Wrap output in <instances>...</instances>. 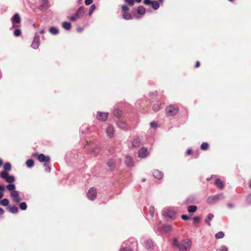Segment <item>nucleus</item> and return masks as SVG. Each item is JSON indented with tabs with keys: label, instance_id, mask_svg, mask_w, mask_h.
<instances>
[{
	"label": "nucleus",
	"instance_id": "nucleus-1",
	"mask_svg": "<svg viewBox=\"0 0 251 251\" xmlns=\"http://www.w3.org/2000/svg\"><path fill=\"white\" fill-rule=\"evenodd\" d=\"M173 245L178 248L179 251H189L191 246V241L186 239L178 243L177 239L175 238L173 239Z\"/></svg>",
	"mask_w": 251,
	"mask_h": 251
},
{
	"label": "nucleus",
	"instance_id": "nucleus-2",
	"mask_svg": "<svg viewBox=\"0 0 251 251\" xmlns=\"http://www.w3.org/2000/svg\"><path fill=\"white\" fill-rule=\"evenodd\" d=\"M85 13L84 8L80 7L76 11L75 16H70L69 19L71 21H75L76 20L82 18Z\"/></svg>",
	"mask_w": 251,
	"mask_h": 251
},
{
	"label": "nucleus",
	"instance_id": "nucleus-3",
	"mask_svg": "<svg viewBox=\"0 0 251 251\" xmlns=\"http://www.w3.org/2000/svg\"><path fill=\"white\" fill-rule=\"evenodd\" d=\"M166 112L168 116L175 115L178 112V107L176 105H170L166 107Z\"/></svg>",
	"mask_w": 251,
	"mask_h": 251
},
{
	"label": "nucleus",
	"instance_id": "nucleus-4",
	"mask_svg": "<svg viewBox=\"0 0 251 251\" xmlns=\"http://www.w3.org/2000/svg\"><path fill=\"white\" fill-rule=\"evenodd\" d=\"M224 196L222 194L212 196L208 197L207 202L209 203L213 204L218 202L220 200L224 199Z\"/></svg>",
	"mask_w": 251,
	"mask_h": 251
},
{
	"label": "nucleus",
	"instance_id": "nucleus-5",
	"mask_svg": "<svg viewBox=\"0 0 251 251\" xmlns=\"http://www.w3.org/2000/svg\"><path fill=\"white\" fill-rule=\"evenodd\" d=\"M0 176L5 179L8 183H11L15 181V178L13 176H9L7 172L2 171L0 173Z\"/></svg>",
	"mask_w": 251,
	"mask_h": 251
},
{
	"label": "nucleus",
	"instance_id": "nucleus-6",
	"mask_svg": "<svg viewBox=\"0 0 251 251\" xmlns=\"http://www.w3.org/2000/svg\"><path fill=\"white\" fill-rule=\"evenodd\" d=\"M87 197L88 198L91 200H94L97 196V192L96 189L94 187H92L90 188L88 193H87Z\"/></svg>",
	"mask_w": 251,
	"mask_h": 251
},
{
	"label": "nucleus",
	"instance_id": "nucleus-7",
	"mask_svg": "<svg viewBox=\"0 0 251 251\" xmlns=\"http://www.w3.org/2000/svg\"><path fill=\"white\" fill-rule=\"evenodd\" d=\"M11 196L13 198V201L16 203H19L21 201V199L19 196L18 192L17 191H13L11 192Z\"/></svg>",
	"mask_w": 251,
	"mask_h": 251
},
{
	"label": "nucleus",
	"instance_id": "nucleus-8",
	"mask_svg": "<svg viewBox=\"0 0 251 251\" xmlns=\"http://www.w3.org/2000/svg\"><path fill=\"white\" fill-rule=\"evenodd\" d=\"M12 23L13 24V27H18V26L15 25V24H19L21 21V19L20 17V15L19 14L16 13L14 14V15L13 16V17L11 19Z\"/></svg>",
	"mask_w": 251,
	"mask_h": 251
},
{
	"label": "nucleus",
	"instance_id": "nucleus-9",
	"mask_svg": "<svg viewBox=\"0 0 251 251\" xmlns=\"http://www.w3.org/2000/svg\"><path fill=\"white\" fill-rule=\"evenodd\" d=\"M38 159L40 162H45V164L50 161V157L48 156H45L44 154H40L38 156Z\"/></svg>",
	"mask_w": 251,
	"mask_h": 251
},
{
	"label": "nucleus",
	"instance_id": "nucleus-10",
	"mask_svg": "<svg viewBox=\"0 0 251 251\" xmlns=\"http://www.w3.org/2000/svg\"><path fill=\"white\" fill-rule=\"evenodd\" d=\"M125 162L126 166L128 167H133L134 165L133 159L129 155H126L125 157Z\"/></svg>",
	"mask_w": 251,
	"mask_h": 251
},
{
	"label": "nucleus",
	"instance_id": "nucleus-11",
	"mask_svg": "<svg viewBox=\"0 0 251 251\" xmlns=\"http://www.w3.org/2000/svg\"><path fill=\"white\" fill-rule=\"evenodd\" d=\"M108 113H101L98 112L97 115L98 119L102 121H105L107 119Z\"/></svg>",
	"mask_w": 251,
	"mask_h": 251
},
{
	"label": "nucleus",
	"instance_id": "nucleus-12",
	"mask_svg": "<svg viewBox=\"0 0 251 251\" xmlns=\"http://www.w3.org/2000/svg\"><path fill=\"white\" fill-rule=\"evenodd\" d=\"M40 37L39 36H35L31 44V47L33 49H37L39 45Z\"/></svg>",
	"mask_w": 251,
	"mask_h": 251
},
{
	"label": "nucleus",
	"instance_id": "nucleus-13",
	"mask_svg": "<svg viewBox=\"0 0 251 251\" xmlns=\"http://www.w3.org/2000/svg\"><path fill=\"white\" fill-rule=\"evenodd\" d=\"M139 157L144 158L147 156L148 154V150L146 148H141L138 152Z\"/></svg>",
	"mask_w": 251,
	"mask_h": 251
},
{
	"label": "nucleus",
	"instance_id": "nucleus-14",
	"mask_svg": "<svg viewBox=\"0 0 251 251\" xmlns=\"http://www.w3.org/2000/svg\"><path fill=\"white\" fill-rule=\"evenodd\" d=\"M153 175L154 177L160 179L163 177V173L158 170H154L153 171Z\"/></svg>",
	"mask_w": 251,
	"mask_h": 251
},
{
	"label": "nucleus",
	"instance_id": "nucleus-15",
	"mask_svg": "<svg viewBox=\"0 0 251 251\" xmlns=\"http://www.w3.org/2000/svg\"><path fill=\"white\" fill-rule=\"evenodd\" d=\"M116 162L114 159H110L107 162V165L110 170H112L115 168Z\"/></svg>",
	"mask_w": 251,
	"mask_h": 251
},
{
	"label": "nucleus",
	"instance_id": "nucleus-16",
	"mask_svg": "<svg viewBox=\"0 0 251 251\" xmlns=\"http://www.w3.org/2000/svg\"><path fill=\"white\" fill-rule=\"evenodd\" d=\"M107 135L109 137H112L114 132V127L112 126H109L106 131Z\"/></svg>",
	"mask_w": 251,
	"mask_h": 251
},
{
	"label": "nucleus",
	"instance_id": "nucleus-17",
	"mask_svg": "<svg viewBox=\"0 0 251 251\" xmlns=\"http://www.w3.org/2000/svg\"><path fill=\"white\" fill-rule=\"evenodd\" d=\"M215 184L218 188L220 189H222L224 187V182L219 178L216 179Z\"/></svg>",
	"mask_w": 251,
	"mask_h": 251
},
{
	"label": "nucleus",
	"instance_id": "nucleus-18",
	"mask_svg": "<svg viewBox=\"0 0 251 251\" xmlns=\"http://www.w3.org/2000/svg\"><path fill=\"white\" fill-rule=\"evenodd\" d=\"M44 1V3L42 4V5H41L39 7V9L41 11L46 10L50 7V5L49 4L48 1Z\"/></svg>",
	"mask_w": 251,
	"mask_h": 251
},
{
	"label": "nucleus",
	"instance_id": "nucleus-19",
	"mask_svg": "<svg viewBox=\"0 0 251 251\" xmlns=\"http://www.w3.org/2000/svg\"><path fill=\"white\" fill-rule=\"evenodd\" d=\"M166 216L171 219H174L176 217V213L171 210H168L166 213Z\"/></svg>",
	"mask_w": 251,
	"mask_h": 251
},
{
	"label": "nucleus",
	"instance_id": "nucleus-20",
	"mask_svg": "<svg viewBox=\"0 0 251 251\" xmlns=\"http://www.w3.org/2000/svg\"><path fill=\"white\" fill-rule=\"evenodd\" d=\"M172 229V227L170 225H164L163 226V230L166 232H169Z\"/></svg>",
	"mask_w": 251,
	"mask_h": 251
},
{
	"label": "nucleus",
	"instance_id": "nucleus-21",
	"mask_svg": "<svg viewBox=\"0 0 251 251\" xmlns=\"http://www.w3.org/2000/svg\"><path fill=\"white\" fill-rule=\"evenodd\" d=\"M151 4L152 8L154 10H157L158 9L160 6L159 3L157 1L154 0L151 1Z\"/></svg>",
	"mask_w": 251,
	"mask_h": 251
},
{
	"label": "nucleus",
	"instance_id": "nucleus-22",
	"mask_svg": "<svg viewBox=\"0 0 251 251\" xmlns=\"http://www.w3.org/2000/svg\"><path fill=\"white\" fill-rule=\"evenodd\" d=\"M197 207L196 205H190L188 207L187 210L189 213H194L196 211Z\"/></svg>",
	"mask_w": 251,
	"mask_h": 251
},
{
	"label": "nucleus",
	"instance_id": "nucleus-23",
	"mask_svg": "<svg viewBox=\"0 0 251 251\" xmlns=\"http://www.w3.org/2000/svg\"><path fill=\"white\" fill-rule=\"evenodd\" d=\"M214 217V215L212 214H209L208 215L207 219L205 220V222L208 224V226H211L210 221L212 220Z\"/></svg>",
	"mask_w": 251,
	"mask_h": 251
},
{
	"label": "nucleus",
	"instance_id": "nucleus-24",
	"mask_svg": "<svg viewBox=\"0 0 251 251\" xmlns=\"http://www.w3.org/2000/svg\"><path fill=\"white\" fill-rule=\"evenodd\" d=\"M50 32L53 35H56L59 33V30L57 28L54 27H51L49 29Z\"/></svg>",
	"mask_w": 251,
	"mask_h": 251
},
{
	"label": "nucleus",
	"instance_id": "nucleus-25",
	"mask_svg": "<svg viewBox=\"0 0 251 251\" xmlns=\"http://www.w3.org/2000/svg\"><path fill=\"white\" fill-rule=\"evenodd\" d=\"M140 140L139 139L137 138V139H134L132 143V147L133 148L138 147L140 145Z\"/></svg>",
	"mask_w": 251,
	"mask_h": 251
},
{
	"label": "nucleus",
	"instance_id": "nucleus-26",
	"mask_svg": "<svg viewBox=\"0 0 251 251\" xmlns=\"http://www.w3.org/2000/svg\"><path fill=\"white\" fill-rule=\"evenodd\" d=\"M62 27L66 30H69L71 28V24L69 22H64L62 23Z\"/></svg>",
	"mask_w": 251,
	"mask_h": 251
},
{
	"label": "nucleus",
	"instance_id": "nucleus-27",
	"mask_svg": "<svg viewBox=\"0 0 251 251\" xmlns=\"http://www.w3.org/2000/svg\"><path fill=\"white\" fill-rule=\"evenodd\" d=\"M146 12L145 8L143 6H139L137 8V12L141 15H143Z\"/></svg>",
	"mask_w": 251,
	"mask_h": 251
},
{
	"label": "nucleus",
	"instance_id": "nucleus-28",
	"mask_svg": "<svg viewBox=\"0 0 251 251\" xmlns=\"http://www.w3.org/2000/svg\"><path fill=\"white\" fill-rule=\"evenodd\" d=\"M209 147V144L207 142H203L201 146V150L205 151L208 150Z\"/></svg>",
	"mask_w": 251,
	"mask_h": 251
},
{
	"label": "nucleus",
	"instance_id": "nucleus-29",
	"mask_svg": "<svg viewBox=\"0 0 251 251\" xmlns=\"http://www.w3.org/2000/svg\"><path fill=\"white\" fill-rule=\"evenodd\" d=\"M114 115L117 118H120L122 115V112L119 109H115L113 111Z\"/></svg>",
	"mask_w": 251,
	"mask_h": 251
},
{
	"label": "nucleus",
	"instance_id": "nucleus-30",
	"mask_svg": "<svg viewBox=\"0 0 251 251\" xmlns=\"http://www.w3.org/2000/svg\"><path fill=\"white\" fill-rule=\"evenodd\" d=\"M8 208L9 211L12 213H17L18 211V207L15 206L8 207Z\"/></svg>",
	"mask_w": 251,
	"mask_h": 251
},
{
	"label": "nucleus",
	"instance_id": "nucleus-31",
	"mask_svg": "<svg viewBox=\"0 0 251 251\" xmlns=\"http://www.w3.org/2000/svg\"><path fill=\"white\" fill-rule=\"evenodd\" d=\"M225 234L223 231H219L215 234V238L217 239L223 238Z\"/></svg>",
	"mask_w": 251,
	"mask_h": 251
},
{
	"label": "nucleus",
	"instance_id": "nucleus-32",
	"mask_svg": "<svg viewBox=\"0 0 251 251\" xmlns=\"http://www.w3.org/2000/svg\"><path fill=\"white\" fill-rule=\"evenodd\" d=\"M34 161L31 159H28L26 162V165L29 168L33 167L34 165Z\"/></svg>",
	"mask_w": 251,
	"mask_h": 251
},
{
	"label": "nucleus",
	"instance_id": "nucleus-33",
	"mask_svg": "<svg viewBox=\"0 0 251 251\" xmlns=\"http://www.w3.org/2000/svg\"><path fill=\"white\" fill-rule=\"evenodd\" d=\"M123 17L124 19L128 20L131 18V15L129 13L126 12H124Z\"/></svg>",
	"mask_w": 251,
	"mask_h": 251
},
{
	"label": "nucleus",
	"instance_id": "nucleus-34",
	"mask_svg": "<svg viewBox=\"0 0 251 251\" xmlns=\"http://www.w3.org/2000/svg\"><path fill=\"white\" fill-rule=\"evenodd\" d=\"M3 168L4 171H9L11 170V165L9 163H6L4 165Z\"/></svg>",
	"mask_w": 251,
	"mask_h": 251
},
{
	"label": "nucleus",
	"instance_id": "nucleus-35",
	"mask_svg": "<svg viewBox=\"0 0 251 251\" xmlns=\"http://www.w3.org/2000/svg\"><path fill=\"white\" fill-rule=\"evenodd\" d=\"M6 188L9 191L12 192L13 191H15V186L14 184L10 183L6 186Z\"/></svg>",
	"mask_w": 251,
	"mask_h": 251
},
{
	"label": "nucleus",
	"instance_id": "nucleus-36",
	"mask_svg": "<svg viewBox=\"0 0 251 251\" xmlns=\"http://www.w3.org/2000/svg\"><path fill=\"white\" fill-rule=\"evenodd\" d=\"M9 201L7 199H4L0 201V204L3 206H7L9 204Z\"/></svg>",
	"mask_w": 251,
	"mask_h": 251
},
{
	"label": "nucleus",
	"instance_id": "nucleus-37",
	"mask_svg": "<svg viewBox=\"0 0 251 251\" xmlns=\"http://www.w3.org/2000/svg\"><path fill=\"white\" fill-rule=\"evenodd\" d=\"M20 208L23 210H25L27 208L26 203L25 202H21L20 204Z\"/></svg>",
	"mask_w": 251,
	"mask_h": 251
},
{
	"label": "nucleus",
	"instance_id": "nucleus-38",
	"mask_svg": "<svg viewBox=\"0 0 251 251\" xmlns=\"http://www.w3.org/2000/svg\"><path fill=\"white\" fill-rule=\"evenodd\" d=\"M117 125L120 128H124L126 127V124L123 122H118Z\"/></svg>",
	"mask_w": 251,
	"mask_h": 251
},
{
	"label": "nucleus",
	"instance_id": "nucleus-39",
	"mask_svg": "<svg viewBox=\"0 0 251 251\" xmlns=\"http://www.w3.org/2000/svg\"><path fill=\"white\" fill-rule=\"evenodd\" d=\"M96 9V6L94 4L91 5V6L90 7L89 12V15L91 16L93 13V12L94 11V10Z\"/></svg>",
	"mask_w": 251,
	"mask_h": 251
},
{
	"label": "nucleus",
	"instance_id": "nucleus-40",
	"mask_svg": "<svg viewBox=\"0 0 251 251\" xmlns=\"http://www.w3.org/2000/svg\"><path fill=\"white\" fill-rule=\"evenodd\" d=\"M21 34V31L19 29H16L14 31V35L16 36V37H18V36H20Z\"/></svg>",
	"mask_w": 251,
	"mask_h": 251
},
{
	"label": "nucleus",
	"instance_id": "nucleus-41",
	"mask_svg": "<svg viewBox=\"0 0 251 251\" xmlns=\"http://www.w3.org/2000/svg\"><path fill=\"white\" fill-rule=\"evenodd\" d=\"M152 108L154 111L156 112L160 109V107L158 104H154Z\"/></svg>",
	"mask_w": 251,
	"mask_h": 251
},
{
	"label": "nucleus",
	"instance_id": "nucleus-42",
	"mask_svg": "<svg viewBox=\"0 0 251 251\" xmlns=\"http://www.w3.org/2000/svg\"><path fill=\"white\" fill-rule=\"evenodd\" d=\"M154 208L153 207H150L149 208V213L152 217L153 216L154 213Z\"/></svg>",
	"mask_w": 251,
	"mask_h": 251
},
{
	"label": "nucleus",
	"instance_id": "nucleus-43",
	"mask_svg": "<svg viewBox=\"0 0 251 251\" xmlns=\"http://www.w3.org/2000/svg\"><path fill=\"white\" fill-rule=\"evenodd\" d=\"M129 10V8H128V7L126 5H123L122 6V11L123 12H127Z\"/></svg>",
	"mask_w": 251,
	"mask_h": 251
},
{
	"label": "nucleus",
	"instance_id": "nucleus-44",
	"mask_svg": "<svg viewBox=\"0 0 251 251\" xmlns=\"http://www.w3.org/2000/svg\"><path fill=\"white\" fill-rule=\"evenodd\" d=\"M152 245L153 243L151 241H148L146 243V247L148 248H151Z\"/></svg>",
	"mask_w": 251,
	"mask_h": 251
},
{
	"label": "nucleus",
	"instance_id": "nucleus-45",
	"mask_svg": "<svg viewBox=\"0 0 251 251\" xmlns=\"http://www.w3.org/2000/svg\"><path fill=\"white\" fill-rule=\"evenodd\" d=\"M125 1L130 6H133L134 5V0H125Z\"/></svg>",
	"mask_w": 251,
	"mask_h": 251
},
{
	"label": "nucleus",
	"instance_id": "nucleus-46",
	"mask_svg": "<svg viewBox=\"0 0 251 251\" xmlns=\"http://www.w3.org/2000/svg\"><path fill=\"white\" fill-rule=\"evenodd\" d=\"M246 201L249 204L251 205V194H249L247 196L246 199Z\"/></svg>",
	"mask_w": 251,
	"mask_h": 251
},
{
	"label": "nucleus",
	"instance_id": "nucleus-47",
	"mask_svg": "<svg viewBox=\"0 0 251 251\" xmlns=\"http://www.w3.org/2000/svg\"><path fill=\"white\" fill-rule=\"evenodd\" d=\"M92 151L94 152L95 153L96 155H97L98 154L100 151V149L98 147H96V148L93 149Z\"/></svg>",
	"mask_w": 251,
	"mask_h": 251
},
{
	"label": "nucleus",
	"instance_id": "nucleus-48",
	"mask_svg": "<svg viewBox=\"0 0 251 251\" xmlns=\"http://www.w3.org/2000/svg\"><path fill=\"white\" fill-rule=\"evenodd\" d=\"M194 223L195 224H196L197 223H199L200 220V218L199 217H195L193 218Z\"/></svg>",
	"mask_w": 251,
	"mask_h": 251
},
{
	"label": "nucleus",
	"instance_id": "nucleus-49",
	"mask_svg": "<svg viewBox=\"0 0 251 251\" xmlns=\"http://www.w3.org/2000/svg\"><path fill=\"white\" fill-rule=\"evenodd\" d=\"M181 218L182 220H185V221H187V220H188L189 219H190V217L186 215H182L181 216Z\"/></svg>",
	"mask_w": 251,
	"mask_h": 251
},
{
	"label": "nucleus",
	"instance_id": "nucleus-50",
	"mask_svg": "<svg viewBox=\"0 0 251 251\" xmlns=\"http://www.w3.org/2000/svg\"><path fill=\"white\" fill-rule=\"evenodd\" d=\"M44 166L46 167V169H45L46 171L47 172H48V173L50 172V170H51L50 167H49V166L48 165V164H46V163L44 164Z\"/></svg>",
	"mask_w": 251,
	"mask_h": 251
},
{
	"label": "nucleus",
	"instance_id": "nucleus-51",
	"mask_svg": "<svg viewBox=\"0 0 251 251\" xmlns=\"http://www.w3.org/2000/svg\"><path fill=\"white\" fill-rule=\"evenodd\" d=\"M150 125L151 126V127H153V128H156L157 126V124L156 122H152L150 123Z\"/></svg>",
	"mask_w": 251,
	"mask_h": 251
},
{
	"label": "nucleus",
	"instance_id": "nucleus-52",
	"mask_svg": "<svg viewBox=\"0 0 251 251\" xmlns=\"http://www.w3.org/2000/svg\"><path fill=\"white\" fill-rule=\"evenodd\" d=\"M120 251H132L131 249L129 247L122 248Z\"/></svg>",
	"mask_w": 251,
	"mask_h": 251
},
{
	"label": "nucleus",
	"instance_id": "nucleus-53",
	"mask_svg": "<svg viewBox=\"0 0 251 251\" xmlns=\"http://www.w3.org/2000/svg\"><path fill=\"white\" fill-rule=\"evenodd\" d=\"M92 2H93V0H85V3L87 5L92 4Z\"/></svg>",
	"mask_w": 251,
	"mask_h": 251
},
{
	"label": "nucleus",
	"instance_id": "nucleus-54",
	"mask_svg": "<svg viewBox=\"0 0 251 251\" xmlns=\"http://www.w3.org/2000/svg\"><path fill=\"white\" fill-rule=\"evenodd\" d=\"M143 2L145 5H149L151 4V1L150 0H144Z\"/></svg>",
	"mask_w": 251,
	"mask_h": 251
},
{
	"label": "nucleus",
	"instance_id": "nucleus-55",
	"mask_svg": "<svg viewBox=\"0 0 251 251\" xmlns=\"http://www.w3.org/2000/svg\"><path fill=\"white\" fill-rule=\"evenodd\" d=\"M192 153V151L191 149H188L186 151V154L189 155Z\"/></svg>",
	"mask_w": 251,
	"mask_h": 251
},
{
	"label": "nucleus",
	"instance_id": "nucleus-56",
	"mask_svg": "<svg viewBox=\"0 0 251 251\" xmlns=\"http://www.w3.org/2000/svg\"><path fill=\"white\" fill-rule=\"evenodd\" d=\"M220 251H227V249L226 247H222L220 249Z\"/></svg>",
	"mask_w": 251,
	"mask_h": 251
},
{
	"label": "nucleus",
	"instance_id": "nucleus-57",
	"mask_svg": "<svg viewBox=\"0 0 251 251\" xmlns=\"http://www.w3.org/2000/svg\"><path fill=\"white\" fill-rule=\"evenodd\" d=\"M200 66V63L199 61H197L195 66L196 68H198Z\"/></svg>",
	"mask_w": 251,
	"mask_h": 251
},
{
	"label": "nucleus",
	"instance_id": "nucleus-58",
	"mask_svg": "<svg viewBox=\"0 0 251 251\" xmlns=\"http://www.w3.org/2000/svg\"><path fill=\"white\" fill-rule=\"evenodd\" d=\"M4 213V210H3L2 208H0V215H3Z\"/></svg>",
	"mask_w": 251,
	"mask_h": 251
},
{
	"label": "nucleus",
	"instance_id": "nucleus-59",
	"mask_svg": "<svg viewBox=\"0 0 251 251\" xmlns=\"http://www.w3.org/2000/svg\"><path fill=\"white\" fill-rule=\"evenodd\" d=\"M227 206L229 208H231L233 207V205L232 203H228L227 204Z\"/></svg>",
	"mask_w": 251,
	"mask_h": 251
},
{
	"label": "nucleus",
	"instance_id": "nucleus-60",
	"mask_svg": "<svg viewBox=\"0 0 251 251\" xmlns=\"http://www.w3.org/2000/svg\"><path fill=\"white\" fill-rule=\"evenodd\" d=\"M45 32V30L44 29H42L40 30V33L41 34H43Z\"/></svg>",
	"mask_w": 251,
	"mask_h": 251
},
{
	"label": "nucleus",
	"instance_id": "nucleus-61",
	"mask_svg": "<svg viewBox=\"0 0 251 251\" xmlns=\"http://www.w3.org/2000/svg\"><path fill=\"white\" fill-rule=\"evenodd\" d=\"M4 187H2V186H1L0 185V191H3V190H4Z\"/></svg>",
	"mask_w": 251,
	"mask_h": 251
},
{
	"label": "nucleus",
	"instance_id": "nucleus-62",
	"mask_svg": "<svg viewBox=\"0 0 251 251\" xmlns=\"http://www.w3.org/2000/svg\"><path fill=\"white\" fill-rule=\"evenodd\" d=\"M3 164V161L0 159V166H1Z\"/></svg>",
	"mask_w": 251,
	"mask_h": 251
},
{
	"label": "nucleus",
	"instance_id": "nucleus-63",
	"mask_svg": "<svg viewBox=\"0 0 251 251\" xmlns=\"http://www.w3.org/2000/svg\"><path fill=\"white\" fill-rule=\"evenodd\" d=\"M3 196V194H2V193H0V199L1 198H2Z\"/></svg>",
	"mask_w": 251,
	"mask_h": 251
},
{
	"label": "nucleus",
	"instance_id": "nucleus-64",
	"mask_svg": "<svg viewBox=\"0 0 251 251\" xmlns=\"http://www.w3.org/2000/svg\"><path fill=\"white\" fill-rule=\"evenodd\" d=\"M135 0L139 3V2H140L142 0Z\"/></svg>",
	"mask_w": 251,
	"mask_h": 251
}]
</instances>
